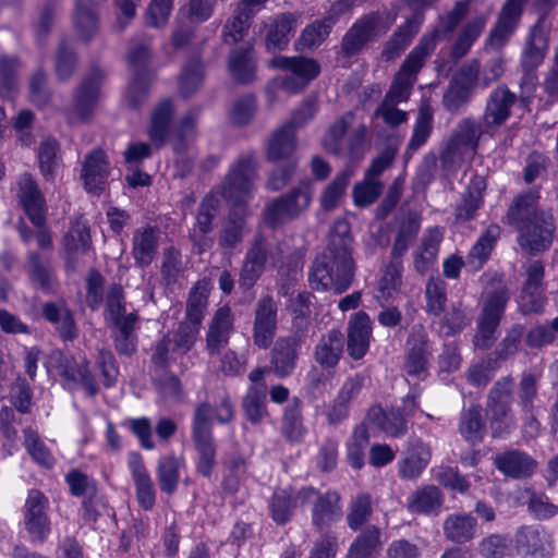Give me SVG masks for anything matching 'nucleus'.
Wrapping results in <instances>:
<instances>
[{
    "label": "nucleus",
    "mask_w": 558,
    "mask_h": 558,
    "mask_svg": "<svg viewBox=\"0 0 558 558\" xmlns=\"http://www.w3.org/2000/svg\"><path fill=\"white\" fill-rule=\"evenodd\" d=\"M352 253L353 236L350 223L345 219H338L329 231L327 246L316 256L310 269L308 281L312 289H333L337 294L347 291L355 274Z\"/></svg>",
    "instance_id": "f257e3e1"
},
{
    "label": "nucleus",
    "mask_w": 558,
    "mask_h": 558,
    "mask_svg": "<svg viewBox=\"0 0 558 558\" xmlns=\"http://www.w3.org/2000/svg\"><path fill=\"white\" fill-rule=\"evenodd\" d=\"M539 194L529 191L518 195L507 210V220L518 231V245L530 256L548 251L556 233L550 210L538 207Z\"/></svg>",
    "instance_id": "f03ea898"
},
{
    "label": "nucleus",
    "mask_w": 558,
    "mask_h": 558,
    "mask_svg": "<svg viewBox=\"0 0 558 558\" xmlns=\"http://www.w3.org/2000/svg\"><path fill=\"white\" fill-rule=\"evenodd\" d=\"M213 414L221 424L232 421L234 410L228 396H223L215 409L208 402H202L194 411L192 440L197 454L196 471L204 477H209L216 466V445L211 425Z\"/></svg>",
    "instance_id": "7ed1b4c3"
},
{
    "label": "nucleus",
    "mask_w": 558,
    "mask_h": 558,
    "mask_svg": "<svg viewBox=\"0 0 558 558\" xmlns=\"http://www.w3.org/2000/svg\"><path fill=\"white\" fill-rule=\"evenodd\" d=\"M530 0H506L498 13L496 23L490 29L487 43L492 47L501 48L518 28L524 8ZM558 0H534L533 8L538 17L534 25L549 27L547 19L557 5Z\"/></svg>",
    "instance_id": "20e7f679"
},
{
    "label": "nucleus",
    "mask_w": 558,
    "mask_h": 558,
    "mask_svg": "<svg viewBox=\"0 0 558 558\" xmlns=\"http://www.w3.org/2000/svg\"><path fill=\"white\" fill-rule=\"evenodd\" d=\"M514 378L511 375L499 378L489 389L486 411L494 437L508 434L515 426L512 413Z\"/></svg>",
    "instance_id": "39448f33"
},
{
    "label": "nucleus",
    "mask_w": 558,
    "mask_h": 558,
    "mask_svg": "<svg viewBox=\"0 0 558 558\" xmlns=\"http://www.w3.org/2000/svg\"><path fill=\"white\" fill-rule=\"evenodd\" d=\"M387 29L380 12L366 13L355 20L345 32L338 53L345 59L355 58L363 52L368 44L386 34Z\"/></svg>",
    "instance_id": "423d86ee"
},
{
    "label": "nucleus",
    "mask_w": 558,
    "mask_h": 558,
    "mask_svg": "<svg viewBox=\"0 0 558 558\" xmlns=\"http://www.w3.org/2000/svg\"><path fill=\"white\" fill-rule=\"evenodd\" d=\"M508 301L509 294L505 289H496L488 294L476 323L475 348L488 350L494 345Z\"/></svg>",
    "instance_id": "0eeeda50"
},
{
    "label": "nucleus",
    "mask_w": 558,
    "mask_h": 558,
    "mask_svg": "<svg viewBox=\"0 0 558 558\" xmlns=\"http://www.w3.org/2000/svg\"><path fill=\"white\" fill-rule=\"evenodd\" d=\"M105 76V72L97 65H93L84 76L73 95L72 110L69 114L71 124L89 123L93 120Z\"/></svg>",
    "instance_id": "6e6552de"
},
{
    "label": "nucleus",
    "mask_w": 558,
    "mask_h": 558,
    "mask_svg": "<svg viewBox=\"0 0 558 558\" xmlns=\"http://www.w3.org/2000/svg\"><path fill=\"white\" fill-rule=\"evenodd\" d=\"M484 122H477L472 118H464L458 122L451 136L440 151L439 159L444 168H451L462 156L463 150H475L480 138L488 133Z\"/></svg>",
    "instance_id": "1a4fd4ad"
},
{
    "label": "nucleus",
    "mask_w": 558,
    "mask_h": 558,
    "mask_svg": "<svg viewBox=\"0 0 558 558\" xmlns=\"http://www.w3.org/2000/svg\"><path fill=\"white\" fill-rule=\"evenodd\" d=\"M480 65L477 61L463 64L450 80L442 96V106L451 114L459 113L472 99L477 84Z\"/></svg>",
    "instance_id": "9d476101"
},
{
    "label": "nucleus",
    "mask_w": 558,
    "mask_h": 558,
    "mask_svg": "<svg viewBox=\"0 0 558 558\" xmlns=\"http://www.w3.org/2000/svg\"><path fill=\"white\" fill-rule=\"evenodd\" d=\"M256 160L252 154L240 156L230 167L221 185L222 196L238 204L252 191L256 178Z\"/></svg>",
    "instance_id": "9b49d317"
},
{
    "label": "nucleus",
    "mask_w": 558,
    "mask_h": 558,
    "mask_svg": "<svg viewBox=\"0 0 558 558\" xmlns=\"http://www.w3.org/2000/svg\"><path fill=\"white\" fill-rule=\"evenodd\" d=\"M303 337L301 335H289L279 337L272 344L269 352V368L280 379L291 376L298 365Z\"/></svg>",
    "instance_id": "f8f14e48"
},
{
    "label": "nucleus",
    "mask_w": 558,
    "mask_h": 558,
    "mask_svg": "<svg viewBox=\"0 0 558 558\" xmlns=\"http://www.w3.org/2000/svg\"><path fill=\"white\" fill-rule=\"evenodd\" d=\"M514 545L522 558H551L555 549L551 534L537 524L520 526Z\"/></svg>",
    "instance_id": "ddd939ff"
},
{
    "label": "nucleus",
    "mask_w": 558,
    "mask_h": 558,
    "mask_svg": "<svg viewBox=\"0 0 558 558\" xmlns=\"http://www.w3.org/2000/svg\"><path fill=\"white\" fill-rule=\"evenodd\" d=\"M278 329V306L271 295L262 296L255 305L252 339L263 350L268 349Z\"/></svg>",
    "instance_id": "4468645a"
},
{
    "label": "nucleus",
    "mask_w": 558,
    "mask_h": 558,
    "mask_svg": "<svg viewBox=\"0 0 558 558\" xmlns=\"http://www.w3.org/2000/svg\"><path fill=\"white\" fill-rule=\"evenodd\" d=\"M16 196L32 223L35 227H43L46 223V199L29 173L20 177Z\"/></svg>",
    "instance_id": "2eb2a0df"
},
{
    "label": "nucleus",
    "mask_w": 558,
    "mask_h": 558,
    "mask_svg": "<svg viewBox=\"0 0 558 558\" xmlns=\"http://www.w3.org/2000/svg\"><path fill=\"white\" fill-rule=\"evenodd\" d=\"M111 167L107 154L95 148L89 151L82 163L81 178L87 192L99 194L105 190Z\"/></svg>",
    "instance_id": "dca6fc26"
},
{
    "label": "nucleus",
    "mask_w": 558,
    "mask_h": 558,
    "mask_svg": "<svg viewBox=\"0 0 558 558\" xmlns=\"http://www.w3.org/2000/svg\"><path fill=\"white\" fill-rule=\"evenodd\" d=\"M518 96L506 85L496 87L488 96L482 121L486 130L501 126L511 116Z\"/></svg>",
    "instance_id": "f3484780"
},
{
    "label": "nucleus",
    "mask_w": 558,
    "mask_h": 558,
    "mask_svg": "<svg viewBox=\"0 0 558 558\" xmlns=\"http://www.w3.org/2000/svg\"><path fill=\"white\" fill-rule=\"evenodd\" d=\"M51 359L65 380L82 385L90 397L98 393V386L85 361L78 363L71 354L61 351L53 352Z\"/></svg>",
    "instance_id": "a211bd4d"
},
{
    "label": "nucleus",
    "mask_w": 558,
    "mask_h": 558,
    "mask_svg": "<svg viewBox=\"0 0 558 558\" xmlns=\"http://www.w3.org/2000/svg\"><path fill=\"white\" fill-rule=\"evenodd\" d=\"M423 21L424 13L415 12L412 17L408 19L402 25H400L384 44L380 53L381 59L389 62L399 58L420 32Z\"/></svg>",
    "instance_id": "6ab92c4d"
},
{
    "label": "nucleus",
    "mask_w": 558,
    "mask_h": 558,
    "mask_svg": "<svg viewBox=\"0 0 558 558\" xmlns=\"http://www.w3.org/2000/svg\"><path fill=\"white\" fill-rule=\"evenodd\" d=\"M372 330V320L363 311L355 313L349 320L347 351L351 359L361 360L368 352Z\"/></svg>",
    "instance_id": "aec40b11"
},
{
    "label": "nucleus",
    "mask_w": 558,
    "mask_h": 558,
    "mask_svg": "<svg viewBox=\"0 0 558 558\" xmlns=\"http://www.w3.org/2000/svg\"><path fill=\"white\" fill-rule=\"evenodd\" d=\"M268 248L263 239L254 241L247 250L240 271L239 286L244 291L254 287L263 275L268 260Z\"/></svg>",
    "instance_id": "412c9836"
},
{
    "label": "nucleus",
    "mask_w": 558,
    "mask_h": 558,
    "mask_svg": "<svg viewBox=\"0 0 558 558\" xmlns=\"http://www.w3.org/2000/svg\"><path fill=\"white\" fill-rule=\"evenodd\" d=\"M340 499L337 490L316 495L312 509V524L317 530L328 529L341 520L343 512Z\"/></svg>",
    "instance_id": "4be33fe9"
},
{
    "label": "nucleus",
    "mask_w": 558,
    "mask_h": 558,
    "mask_svg": "<svg viewBox=\"0 0 558 558\" xmlns=\"http://www.w3.org/2000/svg\"><path fill=\"white\" fill-rule=\"evenodd\" d=\"M296 148V132L283 123L269 136L266 144V158L268 161L278 162L295 161L293 154Z\"/></svg>",
    "instance_id": "5701e85b"
},
{
    "label": "nucleus",
    "mask_w": 558,
    "mask_h": 558,
    "mask_svg": "<svg viewBox=\"0 0 558 558\" xmlns=\"http://www.w3.org/2000/svg\"><path fill=\"white\" fill-rule=\"evenodd\" d=\"M495 465L506 476L522 480L534 473L536 461L523 451L508 450L496 456Z\"/></svg>",
    "instance_id": "b1692460"
},
{
    "label": "nucleus",
    "mask_w": 558,
    "mask_h": 558,
    "mask_svg": "<svg viewBox=\"0 0 558 558\" xmlns=\"http://www.w3.org/2000/svg\"><path fill=\"white\" fill-rule=\"evenodd\" d=\"M366 420L390 437L398 438L408 432V420L402 411L395 407L388 411L379 405L372 407L367 412Z\"/></svg>",
    "instance_id": "393cba45"
},
{
    "label": "nucleus",
    "mask_w": 558,
    "mask_h": 558,
    "mask_svg": "<svg viewBox=\"0 0 558 558\" xmlns=\"http://www.w3.org/2000/svg\"><path fill=\"white\" fill-rule=\"evenodd\" d=\"M159 242V230L156 227L140 228L132 239V255L136 266L147 267L154 260Z\"/></svg>",
    "instance_id": "a878e982"
},
{
    "label": "nucleus",
    "mask_w": 558,
    "mask_h": 558,
    "mask_svg": "<svg viewBox=\"0 0 558 558\" xmlns=\"http://www.w3.org/2000/svg\"><path fill=\"white\" fill-rule=\"evenodd\" d=\"M344 336L338 329L323 335L315 347L314 359L325 369L335 368L343 353Z\"/></svg>",
    "instance_id": "bb28decb"
},
{
    "label": "nucleus",
    "mask_w": 558,
    "mask_h": 558,
    "mask_svg": "<svg viewBox=\"0 0 558 558\" xmlns=\"http://www.w3.org/2000/svg\"><path fill=\"white\" fill-rule=\"evenodd\" d=\"M548 27L533 25L521 56L522 70L527 73L537 68L544 60L548 49Z\"/></svg>",
    "instance_id": "cd10ccee"
},
{
    "label": "nucleus",
    "mask_w": 558,
    "mask_h": 558,
    "mask_svg": "<svg viewBox=\"0 0 558 558\" xmlns=\"http://www.w3.org/2000/svg\"><path fill=\"white\" fill-rule=\"evenodd\" d=\"M469 8L470 2L468 0L456 1L452 10L439 15L435 28L423 37L432 38L435 48L438 40H449L460 22L466 16Z\"/></svg>",
    "instance_id": "c85d7f7f"
},
{
    "label": "nucleus",
    "mask_w": 558,
    "mask_h": 558,
    "mask_svg": "<svg viewBox=\"0 0 558 558\" xmlns=\"http://www.w3.org/2000/svg\"><path fill=\"white\" fill-rule=\"evenodd\" d=\"M269 64L275 69L289 71L306 85L316 78L320 72V68L317 61L301 56H277L269 61Z\"/></svg>",
    "instance_id": "c756f323"
},
{
    "label": "nucleus",
    "mask_w": 558,
    "mask_h": 558,
    "mask_svg": "<svg viewBox=\"0 0 558 558\" xmlns=\"http://www.w3.org/2000/svg\"><path fill=\"white\" fill-rule=\"evenodd\" d=\"M430 460L429 448L422 441L411 445L398 462V474L404 480L416 478Z\"/></svg>",
    "instance_id": "7c9ffc66"
},
{
    "label": "nucleus",
    "mask_w": 558,
    "mask_h": 558,
    "mask_svg": "<svg viewBox=\"0 0 558 558\" xmlns=\"http://www.w3.org/2000/svg\"><path fill=\"white\" fill-rule=\"evenodd\" d=\"M478 404L462 410L459 421L461 436L471 445L482 442L486 433V421Z\"/></svg>",
    "instance_id": "2f4dec72"
},
{
    "label": "nucleus",
    "mask_w": 558,
    "mask_h": 558,
    "mask_svg": "<svg viewBox=\"0 0 558 558\" xmlns=\"http://www.w3.org/2000/svg\"><path fill=\"white\" fill-rule=\"evenodd\" d=\"M476 525V520L471 514H450L442 524L444 535L452 543L464 544L474 537Z\"/></svg>",
    "instance_id": "473e14b6"
},
{
    "label": "nucleus",
    "mask_w": 558,
    "mask_h": 558,
    "mask_svg": "<svg viewBox=\"0 0 558 558\" xmlns=\"http://www.w3.org/2000/svg\"><path fill=\"white\" fill-rule=\"evenodd\" d=\"M232 329L231 311L229 307L217 310L207 332V349L216 354L228 343L229 332Z\"/></svg>",
    "instance_id": "72a5a7b5"
},
{
    "label": "nucleus",
    "mask_w": 558,
    "mask_h": 558,
    "mask_svg": "<svg viewBox=\"0 0 558 558\" xmlns=\"http://www.w3.org/2000/svg\"><path fill=\"white\" fill-rule=\"evenodd\" d=\"M524 333V327L520 324L513 325L507 332L505 338L499 342L498 347L487 356V367L496 371L500 363L506 362L514 356L519 351V347Z\"/></svg>",
    "instance_id": "f704fd0d"
},
{
    "label": "nucleus",
    "mask_w": 558,
    "mask_h": 558,
    "mask_svg": "<svg viewBox=\"0 0 558 558\" xmlns=\"http://www.w3.org/2000/svg\"><path fill=\"white\" fill-rule=\"evenodd\" d=\"M252 46L231 50L228 66L233 78L241 84H248L255 80V62L252 56Z\"/></svg>",
    "instance_id": "c9c22d12"
},
{
    "label": "nucleus",
    "mask_w": 558,
    "mask_h": 558,
    "mask_svg": "<svg viewBox=\"0 0 558 558\" xmlns=\"http://www.w3.org/2000/svg\"><path fill=\"white\" fill-rule=\"evenodd\" d=\"M303 401L293 397L283 410L281 420L282 434L289 441L299 442L303 438L306 428L303 424Z\"/></svg>",
    "instance_id": "e433bc0d"
},
{
    "label": "nucleus",
    "mask_w": 558,
    "mask_h": 558,
    "mask_svg": "<svg viewBox=\"0 0 558 558\" xmlns=\"http://www.w3.org/2000/svg\"><path fill=\"white\" fill-rule=\"evenodd\" d=\"M486 23V16L477 15L462 27L450 50V57L454 61L462 59L470 51L472 45L483 33Z\"/></svg>",
    "instance_id": "4c0bfd02"
},
{
    "label": "nucleus",
    "mask_w": 558,
    "mask_h": 558,
    "mask_svg": "<svg viewBox=\"0 0 558 558\" xmlns=\"http://www.w3.org/2000/svg\"><path fill=\"white\" fill-rule=\"evenodd\" d=\"M295 17L284 13L275 19L266 36V48L270 52L283 50L294 32Z\"/></svg>",
    "instance_id": "58836bf2"
},
{
    "label": "nucleus",
    "mask_w": 558,
    "mask_h": 558,
    "mask_svg": "<svg viewBox=\"0 0 558 558\" xmlns=\"http://www.w3.org/2000/svg\"><path fill=\"white\" fill-rule=\"evenodd\" d=\"M442 232L438 227L429 228L422 238L421 248L414 253V267L417 272L424 274L435 262Z\"/></svg>",
    "instance_id": "ea45409f"
},
{
    "label": "nucleus",
    "mask_w": 558,
    "mask_h": 558,
    "mask_svg": "<svg viewBox=\"0 0 558 558\" xmlns=\"http://www.w3.org/2000/svg\"><path fill=\"white\" fill-rule=\"evenodd\" d=\"M174 113L173 104L170 99H163L153 111L148 134L150 140L162 146L169 134V126Z\"/></svg>",
    "instance_id": "a19ab883"
},
{
    "label": "nucleus",
    "mask_w": 558,
    "mask_h": 558,
    "mask_svg": "<svg viewBox=\"0 0 558 558\" xmlns=\"http://www.w3.org/2000/svg\"><path fill=\"white\" fill-rule=\"evenodd\" d=\"M137 322V312H132L128 320L120 325L109 327L114 341V348L119 354L131 356L136 351L137 337L135 326Z\"/></svg>",
    "instance_id": "79ce46f5"
},
{
    "label": "nucleus",
    "mask_w": 558,
    "mask_h": 558,
    "mask_svg": "<svg viewBox=\"0 0 558 558\" xmlns=\"http://www.w3.org/2000/svg\"><path fill=\"white\" fill-rule=\"evenodd\" d=\"M199 118V110L187 111L175 126L171 137L172 149L175 154H184L196 135V125Z\"/></svg>",
    "instance_id": "37998d69"
},
{
    "label": "nucleus",
    "mask_w": 558,
    "mask_h": 558,
    "mask_svg": "<svg viewBox=\"0 0 558 558\" xmlns=\"http://www.w3.org/2000/svg\"><path fill=\"white\" fill-rule=\"evenodd\" d=\"M380 530L367 526L351 544L347 558H372L381 548Z\"/></svg>",
    "instance_id": "c03bdc74"
},
{
    "label": "nucleus",
    "mask_w": 558,
    "mask_h": 558,
    "mask_svg": "<svg viewBox=\"0 0 558 558\" xmlns=\"http://www.w3.org/2000/svg\"><path fill=\"white\" fill-rule=\"evenodd\" d=\"M125 296L121 284L113 283L109 287L106 295L105 322L108 327L120 325L129 319L130 313L125 314Z\"/></svg>",
    "instance_id": "a18cd8bd"
},
{
    "label": "nucleus",
    "mask_w": 558,
    "mask_h": 558,
    "mask_svg": "<svg viewBox=\"0 0 558 558\" xmlns=\"http://www.w3.org/2000/svg\"><path fill=\"white\" fill-rule=\"evenodd\" d=\"M499 234L500 229L498 226H489L470 250L466 256V264L471 265L473 269H480L490 255Z\"/></svg>",
    "instance_id": "49530a36"
},
{
    "label": "nucleus",
    "mask_w": 558,
    "mask_h": 558,
    "mask_svg": "<svg viewBox=\"0 0 558 558\" xmlns=\"http://www.w3.org/2000/svg\"><path fill=\"white\" fill-rule=\"evenodd\" d=\"M336 22L333 15H328L307 25L296 41V49L318 47L329 36Z\"/></svg>",
    "instance_id": "de8ad7c7"
},
{
    "label": "nucleus",
    "mask_w": 558,
    "mask_h": 558,
    "mask_svg": "<svg viewBox=\"0 0 558 558\" xmlns=\"http://www.w3.org/2000/svg\"><path fill=\"white\" fill-rule=\"evenodd\" d=\"M266 384L248 388L242 401V408L247 421L258 424L267 414L266 409Z\"/></svg>",
    "instance_id": "09e8293b"
},
{
    "label": "nucleus",
    "mask_w": 558,
    "mask_h": 558,
    "mask_svg": "<svg viewBox=\"0 0 558 558\" xmlns=\"http://www.w3.org/2000/svg\"><path fill=\"white\" fill-rule=\"evenodd\" d=\"M435 50L432 38L422 37L402 62L398 73L408 77L417 76L428 56Z\"/></svg>",
    "instance_id": "8fccbe9b"
},
{
    "label": "nucleus",
    "mask_w": 558,
    "mask_h": 558,
    "mask_svg": "<svg viewBox=\"0 0 558 558\" xmlns=\"http://www.w3.org/2000/svg\"><path fill=\"white\" fill-rule=\"evenodd\" d=\"M21 61L16 57H0V97L12 99L17 92V72Z\"/></svg>",
    "instance_id": "3c124183"
},
{
    "label": "nucleus",
    "mask_w": 558,
    "mask_h": 558,
    "mask_svg": "<svg viewBox=\"0 0 558 558\" xmlns=\"http://www.w3.org/2000/svg\"><path fill=\"white\" fill-rule=\"evenodd\" d=\"M74 23L85 40L93 37L98 27V17L93 0H76Z\"/></svg>",
    "instance_id": "603ef678"
},
{
    "label": "nucleus",
    "mask_w": 558,
    "mask_h": 558,
    "mask_svg": "<svg viewBox=\"0 0 558 558\" xmlns=\"http://www.w3.org/2000/svg\"><path fill=\"white\" fill-rule=\"evenodd\" d=\"M184 263L180 250L169 246L162 251L160 275L167 287L174 286L184 275Z\"/></svg>",
    "instance_id": "864d4df0"
},
{
    "label": "nucleus",
    "mask_w": 558,
    "mask_h": 558,
    "mask_svg": "<svg viewBox=\"0 0 558 558\" xmlns=\"http://www.w3.org/2000/svg\"><path fill=\"white\" fill-rule=\"evenodd\" d=\"M352 175L353 171L347 168L338 173L327 185L319 198L320 206L324 210H333L339 205Z\"/></svg>",
    "instance_id": "5fc2aeb1"
},
{
    "label": "nucleus",
    "mask_w": 558,
    "mask_h": 558,
    "mask_svg": "<svg viewBox=\"0 0 558 558\" xmlns=\"http://www.w3.org/2000/svg\"><path fill=\"white\" fill-rule=\"evenodd\" d=\"M433 110L428 105H422L418 108L412 136L408 143V153L416 151L428 140L433 131Z\"/></svg>",
    "instance_id": "6e6d98bb"
},
{
    "label": "nucleus",
    "mask_w": 558,
    "mask_h": 558,
    "mask_svg": "<svg viewBox=\"0 0 558 558\" xmlns=\"http://www.w3.org/2000/svg\"><path fill=\"white\" fill-rule=\"evenodd\" d=\"M353 118V112H347L329 126L323 138V145L328 153L333 155H341L343 153L344 135L347 134Z\"/></svg>",
    "instance_id": "4d7b16f0"
},
{
    "label": "nucleus",
    "mask_w": 558,
    "mask_h": 558,
    "mask_svg": "<svg viewBox=\"0 0 558 558\" xmlns=\"http://www.w3.org/2000/svg\"><path fill=\"white\" fill-rule=\"evenodd\" d=\"M26 270L31 281L41 290H49L51 288L53 271L47 258L36 252H29Z\"/></svg>",
    "instance_id": "13d9d810"
},
{
    "label": "nucleus",
    "mask_w": 558,
    "mask_h": 558,
    "mask_svg": "<svg viewBox=\"0 0 558 558\" xmlns=\"http://www.w3.org/2000/svg\"><path fill=\"white\" fill-rule=\"evenodd\" d=\"M208 283L206 280L197 281L189 293L186 302V319L194 324H202L208 302Z\"/></svg>",
    "instance_id": "bf43d9fd"
},
{
    "label": "nucleus",
    "mask_w": 558,
    "mask_h": 558,
    "mask_svg": "<svg viewBox=\"0 0 558 558\" xmlns=\"http://www.w3.org/2000/svg\"><path fill=\"white\" fill-rule=\"evenodd\" d=\"M204 80V64L199 58H191L183 66L179 81V90L183 97H190L201 86Z\"/></svg>",
    "instance_id": "052dcab7"
},
{
    "label": "nucleus",
    "mask_w": 558,
    "mask_h": 558,
    "mask_svg": "<svg viewBox=\"0 0 558 558\" xmlns=\"http://www.w3.org/2000/svg\"><path fill=\"white\" fill-rule=\"evenodd\" d=\"M77 56L66 39H61L54 54V71L59 81H68L75 72Z\"/></svg>",
    "instance_id": "680f3d73"
},
{
    "label": "nucleus",
    "mask_w": 558,
    "mask_h": 558,
    "mask_svg": "<svg viewBox=\"0 0 558 558\" xmlns=\"http://www.w3.org/2000/svg\"><path fill=\"white\" fill-rule=\"evenodd\" d=\"M470 324L471 317L468 315L466 308L461 302L451 304L439 320L440 329L446 337L460 333Z\"/></svg>",
    "instance_id": "e2e57ef3"
},
{
    "label": "nucleus",
    "mask_w": 558,
    "mask_h": 558,
    "mask_svg": "<svg viewBox=\"0 0 558 558\" xmlns=\"http://www.w3.org/2000/svg\"><path fill=\"white\" fill-rule=\"evenodd\" d=\"M24 446L36 463L46 469L53 466L54 458L52 453L32 428L24 429Z\"/></svg>",
    "instance_id": "0e129e2a"
},
{
    "label": "nucleus",
    "mask_w": 558,
    "mask_h": 558,
    "mask_svg": "<svg viewBox=\"0 0 558 558\" xmlns=\"http://www.w3.org/2000/svg\"><path fill=\"white\" fill-rule=\"evenodd\" d=\"M425 298V311L428 315L439 316L442 314L447 302L446 282L438 278H430L426 283Z\"/></svg>",
    "instance_id": "69168bd1"
},
{
    "label": "nucleus",
    "mask_w": 558,
    "mask_h": 558,
    "mask_svg": "<svg viewBox=\"0 0 558 558\" xmlns=\"http://www.w3.org/2000/svg\"><path fill=\"white\" fill-rule=\"evenodd\" d=\"M383 189L381 181L364 175V179L353 187V202L357 207H367L377 201Z\"/></svg>",
    "instance_id": "338daca9"
},
{
    "label": "nucleus",
    "mask_w": 558,
    "mask_h": 558,
    "mask_svg": "<svg viewBox=\"0 0 558 558\" xmlns=\"http://www.w3.org/2000/svg\"><path fill=\"white\" fill-rule=\"evenodd\" d=\"M372 512V497L368 494H359L352 499L347 514L349 527L353 531L359 530L368 521Z\"/></svg>",
    "instance_id": "774afa93"
}]
</instances>
